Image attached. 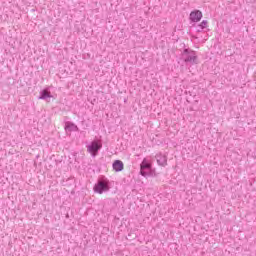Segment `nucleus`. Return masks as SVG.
Returning a JSON list of instances; mask_svg holds the SVG:
<instances>
[{
    "label": "nucleus",
    "mask_w": 256,
    "mask_h": 256,
    "mask_svg": "<svg viewBox=\"0 0 256 256\" xmlns=\"http://www.w3.org/2000/svg\"><path fill=\"white\" fill-rule=\"evenodd\" d=\"M65 130L66 131H79V127H77V125H75L73 122H66L65 123Z\"/></svg>",
    "instance_id": "nucleus-9"
},
{
    "label": "nucleus",
    "mask_w": 256,
    "mask_h": 256,
    "mask_svg": "<svg viewBox=\"0 0 256 256\" xmlns=\"http://www.w3.org/2000/svg\"><path fill=\"white\" fill-rule=\"evenodd\" d=\"M181 60L184 61L186 65H197V63H199L197 52L191 48L183 49L181 52Z\"/></svg>",
    "instance_id": "nucleus-2"
},
{
    "label": "nucleus",
    "mask_w": 256,
    "mask_h": 256,
    "mask_svg": "<svg viewBox=\"0 0 256 256\" xmlns=\"http://www.w3.org/2000/svg\"><path fill=\"white\" fill-rule=\"evenodd\" d=\"M94 193L103 195V193H109L111 191V181L105 176H100L93 187Z\"/></svg>",
    "instance_id": "nucleus-1"
},
{
    "label": "nucleus",
    "mask_w": 256,
    "mask_h": 256,
    "mask_svg": "<svg viewBox=\"0 0 256 256\" xmlns=\"http://www.w3.org/2000/svg\"><path fill=\"white\" fill-rule=\"evenodd\" d=\"M140 175L142 177H156L157 173L153 168V162L149 159L144 158L140 164Z\"/></svg>",
    "instance_id": "nucleus-3"
},
{
    "label": "nucleus",
    "mask_w": 256,
    "mask_h": 256,
    "mask_svg": "<svg viewBox=\"0 0 256 256\" xmlns=\"http://www.w3.org/2000/svg\"><path fill=\"white\" fill-rule=\"evenodd\" d=\"M155 159L160 167H167V155L163 153H158L155 155Z\"/></svg>",
    "instance_id": "nucleus-6"
},
{
    "label": "nucleus",
    "mask_w": 256,
    "mask_h": 256,
    "mask_svg": "<svg viewBox=\"0 0 256 256\" xmlns=\"http://www.w3.org/2000/svg\"><path fill=\"white\" fill-rule=\"evenodd\" d=\"M51 97H53V95H51V91H49V88H46L40 91V96L38 97V99L47 101V99H51Z\"/></svg>",
    "instance_id": "nucleus-8"
},
{
    "label": "nucleus",
    "mask_w": 256,
    "mask_h": 256,
    "mask_svg": "<svg viewBox=\"0 0 256 256\" xmlns=\"http://www.w3.org/2000/svg\"><path fill=\"white\" fill-rule=\"evenodd\" d=\"M189 19L192 23H199L203 19V12L200 10H194L190 13Z\"/></svg>",
    "instance_id": "nucleus-5"
},
{
    "label": "nucleus",
    "mask_w": 256,
    "mask_h": 256,
    "mask_svg": "<svg viewBox=\"0 0 256 256\" xmlns=\"http://www.w3.org/2000/svg\"><path fill=\"white\" fill-rule=\"evenodd\" d=\"M103 144L97 140L91 142L90 145L87 146V151L92 155V157H96L97 153L101 151Z\"/></svg>",
    "instance_id": "nucleus-4"
},
{
    "label": "nucleus",
    "mask_w": 256,
    "mask_h": 256,
    "mask_svg": "<svg viewBox=\"0 0 256 256\" xmlns=\"http://www.w3.org/2000/svg\"><path fill=\"white\" fill-rule=\"evenodd\" d=\"M208 21L207 20H203L198 27H200V29H207V25H208Z\"/></svg>",
    "instance_id": "nucleus-10"
},
{
    "label": "nucleus",
    "mask_w": 256,
    "mask_h": 256,
    "mask_svg": "<svg viewBox=\"0 0 256 256\" xmlns=\"http://www.w3.org/2000/svg\"><path fill=\"white\" fill-rule=\"evenodd\" d=\"M113 170L116 171V173H119L120 171H123L125 169V164H123V161L121 160H115L112 164Z\"/></svg>",
    "instance_id": "nucleus-7"
}]
</instances>
